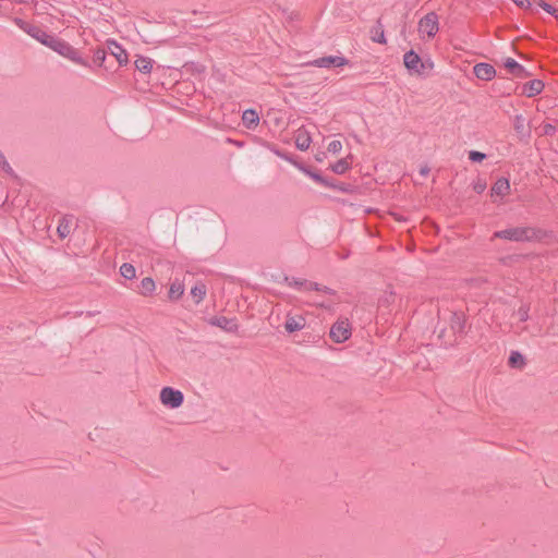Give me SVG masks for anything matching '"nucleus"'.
<instances>
[{"label":"nucleus","mask_w":558,"mask_h":558,"mask_svg":"<svg viewBox=\"0 0 558 558\" xmlns=\"http://www.w3.org/2000/svg\"><path fill=\"white\" fill-rule=\"evenodd\" d=\"M545 231L533 227H512L494 233V238L505 239L514 242L541 241Z\"/></svg>","instance_id":"1"},{"label":"nucleus","mask_w":558,"mask_h":558,"mask_svg":"<svg viewBox=\"0 0 558 558\" xmlns=\"http://www.w3.org/2000/svg\"><path fill=\"white\" fill-rule=\"evenodd\" d=\"M50 49L76 64L88 66V62L81 56L80 51L63 39L54 37Z\"/></svg>","instance_id":"2"},{"label":"nucleus","mask_w":558,"mask_h":558,"mask_svg":"<svg viewBox=\"0 0 558 558\" xmlns=\"http://www.w3.org/2000/svg\"><path fill=\"white\" fill-rule=\"evenodd\" d=\"M403 63L411 74L416 75H423L433 69V62L423 61L413 50L405 52Z\"/></svg>","instance_id":"3"},{"label":"nucleus","mask_w":558,"mask_h":558,"mask_svg":"<svg viewBox=\"0 0 558 558\" xmlns=\"http://www.w3.org/2000/svg\"><path fill=\"white\" fill-rule=\"evenodd\" d=\"M439 29L438 16L435 12H429L418 21L417 32L421 38L425 36L434 37Z\"/></svg>","instance_id":"4"},{"label":"nucleus","mask_w":558,"mask_h":558,"mask_svg":"<svg viewBox=\"0 0 558 558\" xmlns=\"http://www.w3.org/2000/svg\"><path fill=\"white\" fill-rule=\"evenodd\" d=\"M159 399L162 405L169 409H178L183 404L184 396L178 389L172 387H163L160 390Z\"/></svg>","instance_id":"5"},{"label":"nucleus","mask_w":558,"mask_h":558,"mask_svg":"<svg viewBox=\"0 0 558 558\" xmlns=\"http://www.w3.org/2000/svg\"><path fill=\"white\" fill-rule=\"evenodd\" d=\"M330 338L337 343L344 342L351 336L350 323L344 320H338L330 328Z\"/></svg>","instance_id":"6"},{"label":"nucleus","mask_w":558,"mask_h":558,"mask_svg":"<svg viewBox=\"0 0 558 558\" xmlns=\"http://www.w3.org/2000/svg\"><path fill=\"white\" fill-rule=\"evenodd\" d=\"M284 281L290 286V287H294V288H303L305 290H314V291H318V292H324L326 294H335V291L331 290L330 288L328 287H323L316 282H310V281H306V280H303V279H295V278H288L286 277L284 278Z\"/></svg>","instance_id":"7"},{"label":"nucleus","mask_w":558,"mask_h":558,"mask_svg":"<svg viewBox=\"0 0 558 558\" xmlns=\"http://www.w3.org/2000/svg\"><path fill=\"white\" fill-rule=\"evenodd\" d=\"M510 192V183L506 178L498 179L494 185L490 187V202L497 203V198H500V203H502L505 196H507Z\"/></svg>","instance_id":"8"},{"label":"nucleus","mask_w":558,"mask_h":558,"mask_svg":"<svg viewBox=\"0 0 558 558\" xmlns=\"http://www.w3.org/2000/svg\"><path fill=\"white\" fill-rule=\"evenodd\" d=\"M348 63V60L340 56L323 57L311 62L312 65L317 68H340Z\"/></svg>","instance_id":"9"},{"label":"nucleus","mask_w":558,"mask_h":558,"mask_svg":"<svg viewBox=\"0 0 558 558\" xmlns=\"http://www.w3.org/2000/svg\"><path fill=\"white\" fill-rule=\"evenodd\" d=\"M209 324L216 327L221 328L227 332H238L239 325L232 318H228L225 316H215L209 319Z\"/></svg>","instance_id":"10"},{"label":"nucleus","mask_w":558,"mask_h":558,"mask_svg":"<svg viewBox=\"0 0 558 558\" xmlns=\"http://www.w3.org/2000/svg\"><path fill=\"white\" fill-rule=\"evenodd\" d=\"M306 326V319L302 315H287V320L284 324V329L287 332L292 333L295 331H300L304 329Z\"/></svg>","instance_id":"11"},{"label":"nucleus","mask_w":558,"mask_h":558,"mask_svg":"<svg viewBox=\"0 0 558 558\" xmlns=\"http://www.w3.org/2000/svg\"><path fill=\"white\" fill-rule=\"evenodd\" d=\"M294 140H295V146L300 150L308 149V147H310V145L312 143V138H311L310 132L306 131L304 128H300L295 132Z\"/></svg>","instance_id":"12"},{"label":"nucleus","mask_w":558,"mask_h":558,"mask_svg":"<svg viewBox=\"0 0 558 558\" xmlns=\"http://www.w3.org/2000/svg\"><path fill=\"white\" fill-rule=\"evenodd\" d=\"M108 48L120 65L128 63V53L116 41H110Z\"/></svg>","instance_id":"13"},{"label":"nucleus","mask_w":558,"mask_h":558,"mask_svg":"<svg viewBox=\"0 0 558 558\" xmlns=\"http://www.w3.org/2000/svg\"><path fill=\"white\" fill-rule=\"evenodd\" d=\"M544 88V83L541 80H532L523 85V94L527 97H533Z\"/></svg>","instance_id":"14"},{"label":"nucleus","mask_w":558,"mask_h":558,"mask_svg":"<svg viewBox=\"0 0 558 558\" xmlns=\"http://www.w3.org/2000/svg\"><path fill=\"white\" fill-rule=\"evenodd\" d=\"M243 124L247 129H255L259 123V116L254 109H247L242 114Z\"/></svg>","instance_id":"15"},{"label":"nucleus","mask_w":558,"mask_h":558,"mask_svg":"<svg viewBox=\"0 0 558 558\" xmlns=\"http://www.w3.org/2000/svg\"><path fill=\"white\" fill-rule=\"evenodd\" d=\"M505 68L508 70L509 73H511L514 76L524 77L527 75L525 69L511 58H508L505 61Z\"/></svg>","instance_id":"16"},{"label":"nucleus","mask_w":558,"mask_h":558,"mask_svg":"<svg viewBox=\"0 0 558 558\" xmlns=\"http://www.w3.org/2000/svg\"><path fill=\"white\" fill-rule=\"evenodd\" d=\"M508 364L511 368L523 369L526 365L525 357L519 351H512L510 353Z\"/></svg>","instance_id":"17"},{"label":"nucleus","mask_w":558,"mask_h":558,"mask_svg":"<svg viewBox=\"0 0 558 558\" xmlns=\"http://www.w3.org/2000/svg\"><path fill=\"white\" fill-rule=\"evenodd\" d=\"M184 293V284L180 280H174L171 282L169 288L168 298L171 301L179 300Z\"/></svg>","instance_id":"18"},{"label":"nucleus","mask_w":558,"mask_h":558,"mask_svg":"<svg viewBox=\"0 0 558 558\" xmlns=\"http://www.w3.org/2000/svg\"><path fill=\"white\" fill-rule=\"evenodd\" d=\"M464 315L462 313H451L450 326L454 333L463 332L464 329Z\"/></svg>","instance_id":"19"},{"label":"nucleus","mask_w":558,"mask_h":558,"mask_svg":"<svg viewBox=\"0 0 558 558\" xmlns=\"http://www.w3.org/2000/svg\"><path fill=\"white\" fill-rule=\"evenodd\" d=\"M135 68L142 73H149L153 69V60L147 57H137L135 60Z\"/></svg>","instance_id":"20"},{"label":"nucleus","mask_w":558,"mask_h":558,"mask_svg":"<svg viewBox=\"0 0 558 558\" xmlns=\"http://www.w3.org/2000/svg\"><path fill=\"white\" fill-rule=\"evenodd\" d=\"M207 289L204 283H197L191 289V295L196 304H199L206 296Z\"/></svg>","instance_id":"21"},{"label":"nucleus","mask_w":558,"mask_h":558,"mask_svg":"<svg viewBox=\"0 0 558 558\" xmlns=\"http://www.w3.org/2000/svg\"><path fill=\"white\" fill-rule=\"evenodd\" d=\"M71 220L66 217H63L57 228V232L61 239L66 238L71 233Z\"/></svg>","instance_id":"22"},{"label":"nucleus","mask_w":558,"mask_h":558,"mask_svg":"<svg viewBox=\"0 0 558 558\" xmlns=\"http://www.w3.org/2000/svg\"><path fill=\"white\" fill-rule=\"evenodd\" d=\"M155 288H156L155 281L151 278L146 277V278L142 279V281H141L140 292L143 295H149L154 292Z\"/></svg>","instance_id":"23"},{"label":"nucleus","mask_w":558,"mask_h":558,"mask_svg":"<svg viewBox=\"0 0 558 558\" xmlns=\"http://www.w3.org/2000/svg\"><path fill=\"white\" fill-rule=\"evenodd\" d=\"M372 40L379 44H386L384 28L378 22V24L372 29Z\"/></svg>","instance_id":"24"},{"label":"nucleus","mask_w":558,"mask_h":558,"mask_svg":"<svg viewBox=\"0 0 558 558\" xmlns=\"http://www.w3.org/2000/svg\"><path fill=\"white\" fill-rule=\"evenodd\" d=\"M34 38L36 40H38L40 44H43V45L47 46L48 48H50V45L52 44L54 36L49 35V34H47L44 31H40V32H36Z\"/></svg>","instance_id":"25"},{"label":"nucleus","mask_w":558,"mask_h":558,"mask_svg":"<svg viewBox=\"0 0 558 558\" xmlns=\"http://www.w3.org/2000/svg\"><path fill=\"white\" fill-rule=\"evenodd\" d=\"M350 168V162L347 158L338 160L335 165L331 166V170L337 174L344 173Z\"/></svg>","instance_id":"26"},{"label":"nucleus","mask_w":558,"mask_h":558,"mask_svg":"<svg viewBox=\"0 0 558 558\" xmlns=\"http://www.w3.org/2000/svg\"><path fill=\"white\" fill-rule=\"evenodd\" d=\"M120 274L125 279H133V278H135L136 271L132 264L124 263L120 267Z\"/></svg>","instance_id":"27"},{"label":"nucleus","mask_w":558,"mask_h":558,"mask_svg":"<svg viewBox=\"0 0 558 558\" xmlns=\"http://www.w3.org/2000/svg\"><path fill=\"white\" fill-rule=\"evenodd\" d=\"M474 74L481 80H488V63H478L474 66Z\"/></svg>","instance_id":"28"},{"label":"nucleus","mask_w":558,"mask_h":558,"mask_svg":"<svg viewBox=\"0 0 558 558\" xmlns=\"http://www.w3.org/2000/svg\"><path fill=\"white\" fill-rule=\"evenodd\" d=\"M302 170L307 174L310 175L313 180H315L316 182L320 183V184H324L326 186H332V184H329L320 174L318 173H315V172H312L305 168H302Z\"/></svg>","instance_id":"29"},{"label":"nucleus","mask_w":558,"mask_h":558,"mask_svg":"<svg viewBox=\"0 0 558 558\" xmlns=\"http://www.w3.org/2000/svg\"><path fill=\"white\" fill-rule=\"evenodd\" d=\"M469 158L474 162H481L486 159V154L476 150H471L469 153Z\"/></svg>","instance_id":"30"},{"label":"nucleus","mask_w":558,"mask_h":558,"mask_svg":"<svg viewBox=\"0 0 558 558\" xmlns=\"http://www.w3.org/2000/svg\"><path fill=\"white\" fill-rule=\"evenodd\" d=\"M328 151L332 154H338L342 149V143L340 141H332L328 145Z\"/></svg>","instance_id":"31"},{"label":"nucleus","mask_w":558,"mask_h":558,"mask_svg":"<svg viewBox=\"0 0 558 558\" xmlns=\"http://www.w3.org/2000/svg\"><path fill=\"white\" fill-rule=\"evenodd\" d=\"M517 316L519 318L520 322H525L529 318V308L524 305H522L518 312H517Z\"/></svg>","instance_id":"32"},{"label":"nucleus","mask_w":558,"mask_h":558,"mask_svg":"<svg viewBox=\"0 0 558 558\" xmlns=\"http://www.w3.org/2000/svg\"><path fill=\"white\" fill-rule=\"evenodd\" d=\"M538 4H539V7H542V8H543L547 13H549V14H551V15H555V14H556V12H557V10H556L553 5L548 4L547 2H544V1H542V0H541Z\"/></svg>","instance_id":"33"},{"label":"nucleus","mask_w":558,"mask_h":558,"mask_svg":"<svg viewBox=\"0 0 558 558\" xmlns=\"http://www.w3.org/2000/svg\"><path fill=\"white\" fill-rule=\"evenodd\" d=\"M486 189V182L485 181H478L474 184V191L478 194L483 193Z\"/></svg>","instance_id":"34"},{"label":"nucleus","mask_w":558,"mask_h":558,"mask_svg":"<svg viewBox=\"0 0 558 558\" xmlns=\"http://www.w3.org/2000/svg\"><path fill=\"white\" fill-rule=\"evenodd\" d=\"M515 129L518 132H522L524 129V119L520 116L515 118Z\"/></svg>","instance_id":"35"},{"label":"nucleus","mask_w":558,"mask_h":558,"mask_svg":"<svg viewBox=\"0 0 558 558\" xmlns=\"http://www.w3.org/2000/svg\"><path fill=\"white\" fill-rule=\"evenodd\" d=\"M518 7L529 9L531 7L530 0H512Z\"/></svg>","instance_id":"36"},{"label":"nucleus","mask_w":558,"mask_h":558,"mask_svg":"<svg viewBox=\"0 0 558 558\" xmlns=\"http://www.w3.org/2000/svg\"><path fill=\"white\" fill-rule=\"evenodd\" d=\"M40 31L41 29H39L38 27L32 26V25L28 24L24 32H26L28 35H31L34 38L36 32H40Z\"/></svg>","instance_id":"37"},{"label":"nucleus","mask_w":558,"mask_h":558,"mask_svg":"<svg viewBox=\"0 0 558 558\" xmlns=\"http://www.w3.org/2000/svg\"><path fill=\"white\" fill-rule=\"evenodd\" d=\"M544 134L551 135L555 132V126L551 124H545L543 126Z\"/></svg>","instance_id":"38"},{"label":"nucleus","mask_w":558,"mask_h":558,"mask_svg":"<svg viewBox=\"0 0 558 558\" xmlns=\"http://www.w3.org/2000/svg\"><path fill=\"white\" fill-rule=\"evenodd\" d=\"M95 57H96L97 60L102 62L105 60V58H106V51L99 49V50L96 51Z\"/></svg>","instance_id":"39"},{"label":"nucleus","mask_w":558,"mask_h":558,"mask_svg":"<svg viewBox=\"0 0 558 558\" xmlns=\"http://www.w3.org/2000/svg\"><path fill=\"white\" fill-rule=\"evenodd\" d=\"M15 24L23 31H25V28L27 27V23L24 22L23 20L21 19H15Z\"/></svg>","instance_id":"40"},{"label":"nucleus","mask_w":558,"mask_h":558,"mask_svg":"<svg viewBox=\"0 0 558 558\" xmlns=\"http://www.w3.org/2000/svg\"><path fill=\"white\" fill-rule=\"evenodd\" d=\"M332 187H337L338 190L342 191V192H348L349 191V187L345 186V185H341V186H335L332 185Z\"/></svg>","instance_id":"41"},{"label":"nucleus","mask_w":558,"mask_h":558,"mask_svg":"<svg viewBox=\"0 0 558 558\" xmlns=\"http://www.w3.org/2000/svg\"><path fill=\"white\" fill-rule=\"evenodd\" d=\"M15 2L17 3H21V4H26V3H29V2H35V0H14Z\"/></svg>","instance_id":"42"},{"label":"nucleus","mask_w":558,"mask_h":558,"mask_svg":"<svg viewBox=\"0 0 558 558\" xmlns=\"http://www.w3.org/2000/svg\"><path fill=\"white\" fill-rule=\"evenodd\" d=\"M420 172L422 175H426L429 172V169L428 167H423Z\"/></svg>","instance_id":"43"},{"label":"nucleus","mask_w":558,"mask_h":558,"mask_svg":"<svg viewBox=\"0 0 558 558\" xmlns=\"http://www.w3.org/2000/svg\"><path fill=\"white\" fill-rule=\"evenodd\" d=\"M489 73H490V78L496 74L495 69L492 65H490Z\"/></svg>","instance_id":"44"},{"label":"nucleus","mask_w":558,"mask_h":558,"mask_svg":"<svg viewBox=\"0 0 558 558\" xmlns=\"http://www.w3.org/2000/svg\"><path fill=\"white\" fill-rule=\"evenodd\" d=\"M316 305L319 306V307H326V305L323 302L322 303H317Z\"/></svg>","instance_id":"45"},{"label":"nucleus","mask_w":558,"mask_h":558,"mask_svg":"<svg viewBox=\"0 0 558 558\" xmlns=\"http://www.w3.org/2000/svg\"><path fill=\"white\" fill-rule=\"evenodd\" d=\"M276 124H279V118L275 119Z\"/></svg>","instance_id":"46"}]
</instances>
